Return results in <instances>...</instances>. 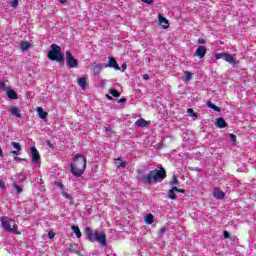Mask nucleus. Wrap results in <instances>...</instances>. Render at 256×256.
<instances>
[{
    "instance_id": "obj_1",
    "label": "nucleus",
    "mask_w": 256,
    "mask_h": 256,
    "mask_svg": "<svg viewBox=\"0 0 256 256\" xmlns=\"http://www.w3.org/2000/svg\"><path fill=\"white\" fill-rule=\"evenodd\" d=\"M136 179L142 183V185H151V183H161L167 179V170L160 167L148 172L147 175L143 174V170H137Z\"/></svg>"
},
{
    "instance_id": "obj_2",
    "label": "nucleus",
    "mask_w": 256,
    "mask_h": 256,
    "mask_svg": "<svg viewBox=\"0 0 256 256\" xmlns=\"http://www.w3.org/2000/svg\"><path fill=\"white\" fill-rule=\"evenodd\" d=\"M87 169V158L81 154H76L73 162L70 164V173L74 177H82Z\"/></svg>"
},
{
    "instance_id": "obj_3",
    "label": "nucleus",
    "mask_w": 256,
    "mask_h": 256,
    "mask_svg": "<svg viewBox=\"0 0 256 256\" xmlns=\"http://www.w3.org/2000/svg\"><path fill=\"white\" fill-rule=\"evenodd\" d=\"M84 233L86 234L88 241H91V243L96 241L102 245V247H107V234H105V232H100L98 230L93 232L91 227H86Z\"/></svg>"
},
{
    "instance_id": "obj_4",
    "label": "nucleus",
    "mask_w": 256,
    "mask_h": 256,
    "mask_svg": "<svg viewBox=\"0 0 256 256\" xmlns=\"http://www.w3.org/2000/svg\"><path fill=\"white\" fill-rule=\"evenodd\" d=\"M50 47L51 50L48 52V59H50V61H57V63H64L65 56L61 54V46L52 44Z\"/></svg>"
},
{
    "instance_id": "obj_5",
    "label": "nucleus",
    "mask_w": 256,
    "mask_h": 256,
    "mask_svg": "<svg viewBox=\"0 0 256 256\" xmlns=\"http://www.w3.org/2000/svg\"><path fill=\"white\" fill-rule=\"evenodd\" d=\"M66 63L69 69H77L79 67V61L73 56L71 51L66 52Z\"/></svg>"
},
{
    "instance_id": "obj_6",
    "label": "nucleus",
    "mask_w": 256,
    "mask_h": 256,
    "mask_svg": "<svg viewBox=\"0 0 256 256\" xmlns=\"http://www.w3.org/2000/svg\"><path fill=\"white\" fill-rule=\"evenodd\" d=\"M215 59H224V61L230 63V65H235V63H237L233 55L229 53H217Z\"/></svg>"
},
{
    "instance_id": "obj_7",
    "label": "nucleus",
    "mask_w": 256,
    "mask_h": 256,
    "mask_svg": "<svg viewBox=\"0 0 256 256\" xmlns=\"http://www.w3.org/2000/svg\"><path fill=\"white\" fill-rule=\"evenodd\" d=\"M176 193H185V189L178 188L177 186H173L172 189L168 191V199L175 201L177 199Z\"/></svg>"
},
{
    "instance_id": "obj_8",
    "label": "nucleus",
    "mask_w": 256,
    "mask_h": 256,
    "mask_svg": "<svg viewBox=\"0 0 256 256\" xmlns=\"http://www.w3.org/2000/svg\"><path fill=\"white\" fill-rule=\"evenodd\" d=\"M205 55H207V47L199 46L195 51V57H198L199 59H203Z\"/></svg>"
},
{
    "instance_id": "obj_9",
    "label": "nucleus",
    "mask_w": 256,
    "mask_h": 256,
    "mask_svg": "<svg viewBox=\"0 0 256 256\" xmlns=\"http://www.w3.org/2000/svg\"><path fill=\"white\" fill-rule=\"evenodd\" d=\"M10 145L11 147H13V149H15L10 151L11 155L17 157V155H19V153L21 152V144L19 142H11Z\"/></svg>"
},
{
    "instance_id": "obj_10",
    "label": "nucleus",
    "mask_w": 256,
    "mask_h": 256,
    "mask_svg": "<svg viewBox=\"0 0 256 256\" xmlns=\"http://www.w3.org/2000/svg\"><path fill=\"white\" fill-rule=\"evenodd\" d=\"M158 23L163 27V29H169V20H167L163 14L158 15Z\"/></svg>"
},
{
    "instance_id": "obj_11",
    "label": "nucleus",
    "mask_w": 256,
    "mask_h": 256,
    "mask_svg": "<svg viewBox=\"0 0 256 256\" xmlns=\"http://www.w3.org/2000/svg\"><path fill=\"white\" fill-rule=\"evenodd\" d=\"M108 67L116 69V71H121V67H119L117 60L113 57H108Z\"/></svg>"
},
{
    "instance_id": "obj_12",
    "label": "nucleus",
    "mask_w": 256,
    "mask_h": 256,
    "mask_svg": "<svg viewBox=\"0 0 256 256\" xmlns=\"http://www.w3.org/2000/svg\"><path fill=\"white\" fill-rule=\"evenodd\" d=\"M31 154H32V163H39V159L41 156L39 155V151L35 147H31Z\"/></svg>"
},
{
    "instance_id": "obj_13",
    "label": "nucleus",
    "mask_w": 256,
    "mask_h": 256,
    "mask_svg": "<svg viewBox=\"0 0 256 256\" xmlns=\"http://www.w3.org/2000/svg\"><path fill=\"white\" fill-rule=\"evenodd\" d=\"M1 225L5 231H11V224L9 223V218H7V216L1 218Z\"/></svg>"
},
{
    "instance_id": "obj_14",
    "label": "nucleus",
    "mask_w": 256,
    "mask_h": 256,
    "mask_svg": "<svg viewBox=\"0 0 256 256\" xmlns=\"http://www.w3.org/2000/svg\"><path fill=\"white\" fill-rule=\"evenodd\" d=\"M10 115L16 117L17 119H21V110L17 107H10L9 108Z\"/></svg>"
},
{
    "instance_id": "obj_15",
    "label": "nucleus",
    "mask_w": 256,
    "mask_h": 256,
    "mask_svg": "<svg viewBox=\"0 0 256 256\" xmlns=\"http://www.w3.org/2000/svg\"><path fill=\"white\" fill-rule=\"evenodd\" d=\"M213 197H215V199H225V192H223V190L220 188H215Z\"/></svg>"
},
{
    "instance_id": "obj_16",
    "label": "nucleus",
    "mask_w": 256,
    "mask_h": 256,
    "mask_svg": "<svg viewBox=\"0 0 256 256\" xmlns=\"http://www.w3.org/2000/svg\"><path fill=\"white\" fill-rule=\"evenodd\" d=\"M135 124L137 127H149L151 125V121L140 118L135 122Z\"/></svg>"
},
{
    "instance_id": "obj_17",
    "label": "nucleus",
    "mask_w": 256,
    "mask_h": 256,
    "mask_svg": "<svg viewBox=\"0 0 256 256\" xmlns=\"http://www.w3.org/2000/svg\"><path fill=\"white\" fill-rule=\"evenodd\" d=\"M216 127L219 129H225V127H228L227 122L223 118H217L215 122Z\"/></svg>"
},
{
    "instance_id": "obj_18",
    "label": "nucleus",
    "mask_w": 256,
    "mask_h": 256,
    "mask_svg": "<svg viewBox=\"0 0 256 256\" xmlns=\"http://www.w3.org/2000/svg\"><path fill=\"white\" fill-rule=\"evenodd\" d=\"M6 95L8 97V99H19V96L17 95V92H15V90L9 88L8 91H6Z\"/></svg>"
},
{
    "instance_id": "obj_19",
    "label": "nucleus",
    "mask_w": 256,
    "mask_h": 256,
    "mask_svg": "<svg viewBox=\"0 0 256 256\" xmlns=\"http://www.w3.org/2000/svg\"><path fill=\"white\" fill-rule=\"evenodd\" d=\"M20 49L22 51H29L31 49V43L28 41H21L20 42Z\"/></svg>"
},
{
    "instance_id": "obj_20",
    "label": "nucleus",
    "mask_w": 256,
    "mask_h": 256,
    "mask_svg": "<svg viewBox=\"0 0 256 256\" xmlns=\"http://www.w3.org/2000/svg\"><path fill=\"white\" fill-rule=\"evenodd\" d=\"M115 161L117 162L116 166L118 167V169H125V167H127V161H123V158L119 157Z\"/></svg>"
},
{
    "instance_id": "obj_21",
    "label": "nucleus",
    "mask_w": 256,
    "mask_h": 256,
    "mask_svg": "<svg viewBox=\"0 0 256 256\" xmlns=\"http://www.w3.org/2000/svg\"><path fill=\"white\" fill-rule=\"evenodd\" d=\"M37 113L40 117V119H43L45 121H47V112H45L41 107H37Z\"/></svg>"
},
{
    "instance_id": "obj_22",
    "label": "nucleus",
    "mask_w": 256,
    "mask_h": 256,
    "mask_svg": "<svg viewBox=\"0 0 256 256\" xmlns=\"http://www.w3.org/2000/svg\"><path fill=\"white\" fill-rule=\"evenodd\" d=\"M78 85L81 87V89H86L87 88V78L81 77L78 78Z\"/></svg>"
},
{
    "instance_id": "obj_23",
    "label": "nucleus",
    "mask_w": 256,
    "mask_h": 256,
    "mask_svg": "<svg viewBox=\"0 0 256 256\" xmlns=\"http://www.w3.org/2000/svg\"><path fill=\"white\" fill-rule=\"evenodd\" d=\"M144 221L146 225H152L153 221H155V217L153 214H148L145 216Z\"/></svg>"
},
{
    "instance_id": "obj_24",
    "label": "nucleus",
    "mask_w": 256,
    "mask_h": 256,
    "mask_svg": "<svg viewBox=\"0 0 256 256\" xmlns=\"http://www.w3.org/2000/svg\"><path fill=\"white\" fill-rule=\"evenodd\" d=\"M71 229H72L73 233H75L76 237L78 239H81L82 234H81V230L79 229V226L73 225V226H71Z\"/></svg>"
},
{
    "instance_id": "obj_25",
    "label": "nucleus",
    "mask_w": 256,
    "mask_h": 256,
    "mask_svg": "<svg viewBox=\"0 0 256 256\" xmlns=\"http://www.w3.org/2000/svg\"><path fill=\"white\" fill-rule=\"evenodd\" d=\"M175 185H179V179L177 178V175L173 174L170 180V187H176Z\"/></svg>"
},
{
    "instance_id": "obj_26",
    "label": "nucleus",
    "mask_w": 256,
    "mask_h": 256,
    "mask_svg": "<svg viewBox=\"0 0 256 256\" xmlns=\"http://www.w3.org/2000/svg\"><path fill=\"white\" fill-rule=\"evenodd\" d=\"M101 69H103V65L96 64L93 66L92 71L95 73V75H99V73H101Z\"/></svg>"
},
{
    "instance_id": "obj_27",
    "label": "nucleus",
    "mask_w": 256,
    "mask_h": 256,
    "mask_svg": "<svg viewBox=\"0 0 256 256\" xmlns=\"http://www.w3.org/2000/svg\"><path fill=\"white\" fill-rule=\"evenodd\" d=\"M208 107H210V109H213V111H216L217 113H221V108H219V106L213 104L211 101L207 102Z\"/></svg>"
},
{
    "instance_id": "obj_28",
    "label": "nucleus",
    "mask_w": 256,
    "mask_h": 256,
    "mask_svg": "<svg viewBox=\"0 0 256 256\" xmlns=\"http://www.w3.org/2000/svg\"><path fill=\"white\" fill-rule=\"evenodd\" d=\"M13 189H15L16 195H21V193H23V187L15 184V183L13 184Z\"/></svg>"
},
{
    "instance_id": "obj_29",
    "label": "nucleus",
    "mask_w": 256,
    "mask_h": 256,
    "mask_svg": "<svg viewBox=\"0 0 256 256\" xmlns=\"http://www.w3.org/2000/svg\"><path fill=\"white\" fill-rule=\"evenodd\" d=\"M187 114L189 117H193L194 121H195V119H197V113H195V110H193V108L188 109Z\"/></svg>"
},
{
    "instance_id": "obj_30",
    "label": "nucleus",
    "mask_w": 256,
    "mask_h": 256,
    "mask_svg": "<svg viewBox=\"0 0 256 256\" xmlns=\"http://www.w3.org/2000/svg\"><path fill=\"white\" fill-rule=\"evenodd\" d=\"M184 77H185V81H191V79H193V74L189 71H184Z\"/></svg>"
},
{
    "instance_id": "obj_31",
    "label": "nucleus",
    "mask_w": 256,
    "mask_h": 256,
    "mask_svg": "<svg viewBox=\"0 0 256 256\" xmlns=\"http://www.w3.org/2000/svg\"><path fill=\"white\" fill-rule=\"evenodd\" d=\"M110 95H112L113 97H121V93H119V91L115 89L110 90Z\"/></svg>"
},
{
    "instance_id": "obj_32",
    "label": "nucleus",
    "mask_w": 256,
    "mask_h": 256,
    "mask_svg": "<svg viewBox=\"0 0 256 256\" xmlns=\"http://www.w3.org/2000/svg\"><path fill=\"white\" fill-rule=\"evenodd\" d=\"M62 197H64L65 199H69V201H73V198H71V195H69V193L62 191Z\"/></svg>"
},
{
    "instance_id": "obj_33",
    "label": "nucleus",
    "mask_w": 256,
    "mask_h": 256,
    "mask_svg": "<svg viewBox=\"0 0 256 256\" xmlns=\"http://www.w3.org/2000/svg\"><path fill=\"white\" fill-rule=\"evenodd\" d=\"M0 89L2 91H8L9 87H7V84H5V82H0Z\"/></svg>"
},
{
    "instance_id": "obj_34",
    "label": "nucleus",
    "mask_w": 256,
    "mask_h": 256,
    "mask_svg": "<svg viewBox=\"0 0 256 256\" xmlns=\"http://www.w3.org/2000/svg\"><path fill=\"white\" fill-rule=\"evenodd\" d=\"M18 226L17 224H14L11 230L8 231V233H17Z\"/></svg>"
},
{
    "instance_id": "obj_35",
    "label": "nucleus",
    "mask_w": 256,
    "mask_h": 256,
    "mask_svg": "<svg viewBox=\"0 0 256 256\" xmlns=\"http://www.w3.org/2000/svg\"><path fill=\"white\" fill-rule=\"evenodd\" d=\"M207 43V41L205 40V38H199L198 39V44L199 45H205Z\"/></svg>"
},
{
    "instance_id": "obj_36",
    "label": "nucleus",
    "mask_w": 256,
    "mask_h": 256,
    "mask_svg": "<svg viewBox=\"0 0 256 256\" xmlns=\"http://www.w3.org/2000/svg\"><path fill=\"white\" fill-rule=\"evenodd\" d=\"M230 141H232V143H235L237 141V136H235V134H230Z\"/></svg>"
},
{
    "instance_id": "obj_37",
    "label": "nucleus",
    "mask_w": 256,
    "mask_h": 256,
    "mask_svg": "<svg viewBox=\"0 0 256 256\" xmlns=\"http://www.w3.org/2000/svg\"><path fill=\"white\" fill-rule=\"evenodd\" d=\"M17 5H19V0H13L12 2H11V7H17Z\"/></svg>"
},
{
    "instance_id": "obj_38",
    "label": "nucleus",
    "mask_w": 256,
    "mask_h": 256,
    "mask_svg": "<svg viewBox=\"0 0 256 256\" xmlns=\"http://www.w3.org/2000/svg\"><path fill=\"white\" fill-rule=\"evenodd\" d=\"M0 187L1 189H3L5 191V189H7V187L5 186V182H3V179H0Z\"/></svg>"
},
{
    "instance_id": "obj_39",
    "label": "nucleus",
    "mask_w": 256,
    "mask_h": 256,
    "mask_svg": "<svg viewBox=\"0 0 256 256\" xmlns=\"http://www.w3.org/2000/svg\"><path fill=\"white\" fill-rule=\"evenodd\" d=\"M55 185L56 187H59L62 191L63 189H65V186L63 185V183L56 182Z\"/></svg>"
},
{
    "instance_id": "obj_40",
    "label": "nucleus",
    "mask_w": 256,
    "mask_h": 256,
    "mask_svg": "<svg viewBox=\"0 0 256 256\" xmlns=\"http://www.w3.org/2000/svg\"><path fill=\"white\" fill-rule=\"evenodd\" d=\"M48 237H49V239H54L55 238V232L49 231L48 232Z\"/></svg>"
},
{
    "instance_id": "obj_41",
    "label": "nucleus",
    "mask_w": 256,
    "mask_h": 256,
    "mask_svg": "<svg viewBox=\"0 0 256 256\" xmlns=\"http://www.w3.org/2000/svg\"><path fill=\"white\" fill-rule=\"evenodd\" d=\"M142 3H146V5H151L153 4V0H141Z\"/></svg>"
},
{
    "instance_id": "obj_42",
    "label": "nucleus",
    "mask_w": 256,
    "mask_h": 256,
    "mask_svg": "<svg viewBox=\"0 0 256 256\" xmlns=\"http://www.w3.org/2000/svg\"><path fill=\"white\" fill-rule=\"evenodd\" d=\"M105 131H106V133H114L113 128H111L110 126L106 127Z\"/></svg>"
},
{
    "instance_id": "obj_43",
    "label": "nucleus",
    "mask_w": 256,
    "mask_h": 256,
    "mask_svg": "<svg viewBox=\"0 0 256 256\" xmlns=\"http://www.w3.org/2000/svg\"><path fill=\"white\" fill-rule=\"evenodd\" d=\"M230 235L229 232H227V230L224 231V239H229Z\"/></svg>"
},
{
    "instance_id": "obj_44",
    "label": "nucleus",
    "mask_w": 256,
    "mask_h": 256,
    "mask_svg": "<svg viewBox=\"0 0 256 256\" xmlns=\"http://www.w3.org/2000/svg\"><path fill=\"white\" fill-rule=\"evenodd\" d=\"M127 101V98H121L117 100V103H125Z\"/></svg>"
},
{
    "instance_id": "obj_45",
    "label": "nucleus",
    "mask_w": 256,
    "mask_h": 256,
    "mask_svg": "<svg viewBox=\"0 0 256 256\" xmlns=\"http://www.w3.org/2000/svg\"><path fill=\"white\" fill-rule=\"evenodd\" d=\"M14 161H25V159L14 156Z\"/></svg>"
},
{
    "instance_id": "obj_46",
    "label": "nucleus",
    "mask_w": 256,
    "mask_h": 256,
    "mask_svg": "<svg viewBox=\"0 0 256 256\" xmlns=\"http://www.w3.org/2000/svg\"><path fill=\"white\" fill-rule=\"evenodd\" d=\"M143 79H144L145 81H149L150 78H149L148 74H144V75H143Z\"/></svg>"
},
{
    "instance_id": "obj_47",
    "label": "nucleus",
    "mask_w": 256,
    "mask_h": 256,
    "mask_svg": "<svg viewBox=\"0 0 256 256\" xmlns=\"http://www.w3.org/2000/svg\"><path fill=\"white\" fill-rule=\"evenodd\" d=\"M47 145H48V147H53V144L51 143V140H47Z\"/></svg>"
},
{
    "instance_id": "obj_48",
    "label": "nucleus",
    "mask_w": 256,
    "mask_h": 256,
    "mask_svg": "<svg viewBox=\"0 0 256 256\" xmlns=\"http://www.w3.org/2000/svg\"><path fill=\"white\" fill-rule=\"evenodd\" d=\"M0 157H5V154H3V149L0 147Z\"/></svg>"
},
{
    "instance_id": "obj_49",
    "label": "nucleus",
    "mask_w": 256,
    "mask_h": 256,
    "mask_svg": "<svg viewBox=\"0 0 256 256\" xmlns=\"http://www.w3.org/2000/svg\"><path fill=\"white\" fill-rule=\"evenodd\" d=\"M159 233L163 235V233H165V228H160Z\"/></svg>"
},
{
    "instance_id": "obj_50",
    "label": "nucleus",
    "mask_w": 256,
    "mask_h": 256,
    "mask_svg": "<svg viewBox=\"0 0 256 256\" xmlns=\"http://www.w3.org/2000/svg\"><path fill=\"white\" fill-rule=\"evenodd\" d=\"M68 0H59L60 3L65 4Z\"/></svg>"
},
{
    "instance_id": "obj_51",
    "label": "nucleus",
    "mask_w": 256,
    "mask_h": 256,
    "mask_svg": "<svg viewBox=\"0 0 256 256\" xmlns=\"http://www.w3.org/2000/svg\"><path fill=\"white\" fill-rule=\"evenodd\" d=\"M106 97H107L108 99H111V96H109V95H106Z\"/></svg>"
}]
</instances>
